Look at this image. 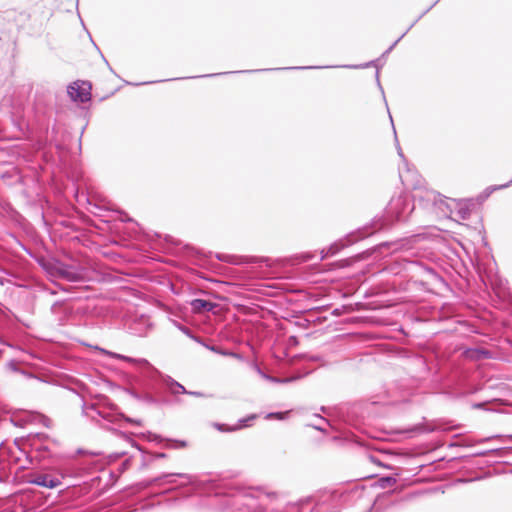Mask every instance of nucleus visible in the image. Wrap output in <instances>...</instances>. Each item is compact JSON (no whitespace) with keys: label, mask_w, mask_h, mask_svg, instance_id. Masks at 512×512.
Segmentation results:
<instances>
[{"label":"nucleus","mask_w":512,"mask_h":512,"mask_svg":"<svg viewBox=\"0 0 512 512\" xmlns=\"http://www.w3.org/2000/svg\"><path fill=\"white\" fill-rule=\"evenodd\" d=\"M30 484L54 489L62 484V481L58 477H54L49 474H33L29 476L27 481Z\"/></svg>","instance_id":"4"},{"label":"nucleus","mask_w":512,"mask_h":512,"mask_svg":"<svg viewBox=\"0 0 512 512\" xmlns=\"http://www.w3.org/2000/svg\"><path fill=\"white\" fill-rule=\"evenodd\" d=\"M90 88L89 84L77 81L68 86L67 93L73 101L84 103L90 99Z\"/></svg>","instance_id":"3"},{"label":"nucleus","mask_w":512,"mask_h":512,"mask_svg":"<svg viewBox=\"0 0 512 512\" xmlns=\"http://www.w3.org/2000/svg\"><path fill=\"white\" fill-rule=\"evenodd\" d=\"M156 381H159L172 394L187 393L182 384L159 372L147 360L130 358V395L148 404L156 403V399L150 392Z\"/></svg>","instance_id":"1"},{"label":"nucleus","mask_w":512,"mask_h":512,"mask_svg":"<svg viewBox=\"0 0 512 512\" xmlns=\"http://www.w3.org/2000/svg\"><path fill=\"white\" fill-rule=\"evenodd\" d=\"M64 276L69 281H78L79 280V275L76 272L65 271Z\"/></svg>","instance_id":"11"},{"label":"nucleus","mask_w":512,"mask_h":512,"mask_svg":"<svg viewBox=\"0 0 512 512\" xmlns=\"http://www.w3.org/2000/svg\"><path fill=\"white\" fill-rule=\"evenodd\" d=\"M155 457L156 458H164V457H166V455H165V453H158V454H156Z\"/></svg>","instance_id":"18"},{"label":"nucleus","mask_w":512,"mask_h":512,"mask_svg":"<svg viewBox=\"0 0 512 512\" xmlns=\"http://www.w3.org/2000/svg\"><path fill=\"white\" fill-rule=\"evenodd\" d=\"M96 349H97L99 352H101V353H103V354H105V355H107V356H109V357H116V358L126 359V357H125V356H121V355H118V354H115V353H112V352L106 351V350H104V349H102V348L96 347Z\"/></svg>","instance_id":"13"},{"label":"nucleus","mask_w":512,"mask_h":512,"mask_svg":"<svg viewBox=\"0 0 512 512\" xmlns=\"http://www.w3.org/2000/svg\"><path fill=\"white\" fill-rule=\"evenodd\" d=\"M315 428L318 430H323V427H321V426H315Z\"/></svg>","instance_id":"21"},{"label":"nucleus","mask_w":512,"mask_h":512,"mask_svg":"<svg viewBox=\"0 0 512 512\" xmlns=\"http://www.w3.org/2000/svg\"><path fill=\"white\" fill-rule=\"evenodd\" d=\"M128 463V460L123 461V465H126Z\"/></svg>","instance_id":"22"},{"label":"nucleus","mask_w":512,"mask_h":512,"mask_svg":"<svg viewBox=\"0 0 512 512\" xmlns=\"http://www.w3.org/2000/svg\"><path fill=\"white\" fill-rule=\"evenodd\" d=\"M412 210L413 207H410L408 198L400 195L390 201L387 213L396 220H404Z\"/></svg>","instance_id":"2"},{"label":"nucleus","mask_w":512,"mask_h":512,"mask_svg":"<svg viewBox=\"0 0 512 512\" xmlns=\"http://www.w3.org/2000/svg\"><path fill=\"white\" fill-rule=\"evenodd\" d=\"M397 152H398V155L402 158V161H403V166L406 168V171L407 172H410V169L408 167V162L407 160L405 159L404 155H403V152H402V149L401 147L398 145L397 146Z\"/></svg>","instance_id":"14"},{"label":"nucleus","mask_w":512,"mask_h":512,"mask_svg":"<svg viewBox=\"0 0 512 512\" xmlns=\"http://www.w3.org/2000/svg\"><path fill=\"white\" fill-rule=\"evenodd\" d=\"M129 445H130L131 447H135V448H137V449H140V448H139V446H138V444H137V443H135L132 439H130Z\"/></svg>","instance_id":"16"},{"label":"nucleus","mask_w":512,"mask_h":512,"mask_svg":"<svg viewBox=\"0 0 512 512\" xmlns=\"http://www.w3.org/2000/svg\"><path fill=\"white\" fill-rule=\"evenodd\" d=\"M99 415L107 422L115 425L113 427L108 428L115 432L118 431L119 428L124 427L128 421L126 416L124 414L118 412V410L116 408H112L108 412H99Z\"/></svg>","instance_id":"5"},{"label":"nucleus","mask_w":512,"mask_h":512,"mask_svg":"<svg viewBox=\"0 0 512 512\" xmlns=\"http://www.w3.org/2000/svg\"><path fill=\"white\" fill-rule=\"evenodd\" d=\"M287 413H281V412H277V413H268L266 415V419H272V418H276V419H279V420H282L284 419L285 415Z\"/></svg>","instance_id":"12"},{"label":"nucleus","mask_w":512,"mask_h":512,"mask_svg":"<svg viewBox=\"0 0 512 512\" xmlns=\"http://www.w3.org/2000/svg\"><path fill=\"white\" fill-rule=\"evenodd\" d=\"M400 178L402 179L403 182L405 181L402 168H400Z\"/></svg>","instance_id":"19"},{"label":"nucleus","mask_w":512,"mask_h":512,"mask_svg":"<svg viewBox=\"0 0 512 512\" xmlns=\"http://www.w3.org/2000/svg\"><path fill=\"white\" fill-rule=\"evenodd\" d=\"M186 394H190V395L197 396V397L202 396V394L200 392H189V391H187Z\"/></svg>","instance_id":"17"},{"label":"nucleus","mask_w":512,"mask_h":512,"mask_svg":"<svg viewBox=\"0 0 512 512\" xmlns=\"http://www.w3.org/2000/svg\"><path fill=\"white\" fill-rule=\"evenodd\" d=\"M180 477V478H183L187 481V483L189 484H194L195 483V477L190 475V474H185V473H168V474H163L161 475L160 477H157L155 479H153L152 483H158L160 480H164V479H167V483H173L174 480H172L173 477Z\"/></svg>","instance_id":"7"},{"label":"nucleus","mask_w":512,"mask_h":512,"mask_svg":"<svg viewBox=\"0 0 512 512\" xmlns=\"http://www.w3.org/2000/svg\"><path fill=\"white\" fill-rule=\"evenodd\" d=\"M465 214H466V213H463V215H462V219H465V218H466V215H465Z\"/></svg>","instance_id":"23"},{"label":"nucleus","mask_w":512,"mask_h":512,"mask_svg":"<svg viewBox=\"0 0 512 512\" xmlns=\"http://www.w3.org/2000/svg\"><path fill=\"white\" fill-rule=\"evenodd\" d=\"M120 434H121L124 438H127V435H126V433H125V432L120 431Z\"/></svg>","instance_id":"20"},{"label":"nucleus","mask_w":512,"mask_h":512,"mask_svg":"<svg viewBox=\"0 0 512 512\" xmlns=\"http://www.w3.org/2000/svg\"><path fill=\"white\" fill-rule=\"evenodd\" d=\"M395 483H396V479L393 477H383V478L379 479V481H378V485L381 488H387L389 486L394 485Z\"/></svg>","instance_id":"10"},{"label":"nucleus","mask_w":512,"mask_h":512,"mask_svg":"<svg viewBox=\"0 0 512 512\" xmlns=\"http://www.w3.org/2000/svg\"><path fill=\"white\" fill-rule=\"evenodd\" d=\"M41 421L45 426L49 427L50 420L47 417L41 416Z\"/></svg>","instance_id":"15"},{"label":"nucleus","mask_w":512,"mask_h":512,"mask_svg":"<svg viewBox=\"0 0 512 512\" xmlns=\"http://www.w3.org/2000/svg\"><path fill=\"white\" fill-rule=\"evenodd\" d=\"M510 182H512V180Z\"/></svg>","instance_id":"25"},{"label":"nucleus","mask_w":512,"mask_h":512,"mask_svg":"<svg viewBox=\"0 0 512 512\" xmlns=\"http://www.w3.org/2000/svg\"><path fill=\"white\" fill-rule=\"evenodd\" d=\"M256 370L262 378H264L265 380L270 381L272 383H286V382H290L292 380L291 378L279 379V378H276L273 376H269V375L265 374L259 367H256Z\"/></svg>","instance_id":"8"},{"label":"nucleus","mask_w":512,"mask_h":512,"mask_svg":"<svg viewBox=\"0 0 512 512\" xmlns=\"http://www.w3.org/2000/svg\"><path fill=\"white\" fill-rule=\"evenodd\" d=\"M255 416L252 415L251 417L247 418V419H241L239 421V424L234 426V427H231V428H228V429H224V426L223 425H220L218 424L217 425V428L220 430V431H234V430H237V429H240L242 427H246L247 426V422L251 419H254Z\"/></svg>","instance_id":"9"},{"label":"nucleus","mask_w":512,"mask_h":512,"mask_svg":"<svg viewBox=\"0 0 512 512\" xmlns=\"http://www.w3.org/2000/svg\"><path fill=\"white\" fill-rule=\"evenodd\" d=\"M92 411H95V408H92ZM96 412L99 414L100 411L96 410Z\"/></svg>","instance_id":"24"},{"label":"nucleus","mask_w":512,"mask_h":512,"mask_svg":"<svg viewBox=\"0 0 512 512\" xmlns=\"http://www.w3.org/2000/svg\"><path fill=\"white\" fill-rule=\"evenodd\" d=\"M192 311L194 313H202L205 311H212L217 305L204 299H193L190 302Z\"/></svg>","instance_id":"6"}]
</instances>
